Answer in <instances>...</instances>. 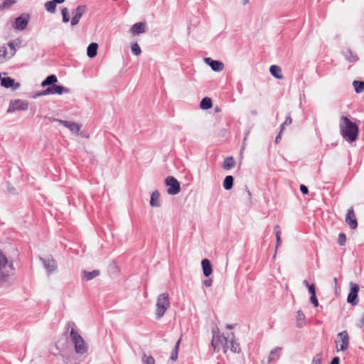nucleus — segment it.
Here are the masks:
<instances>
[{"label":"nucleus","mask_w":364,"mask_h":364,"mask_svg":"<svg viewBox=\"0 0 364 364\" xmlns=\"http://www.w3.org/2000/svg\"><path fill=\"white\" fill-rule=\"evenodd\" d=\"M212 346L214 350L217 351L222 350L225 354L228 352L239 353L241 350L240 344L235 341L233 333L228 336L223 335L213 336L212 339Z\"/></svg>","instance_id":"nucleus-1"},{"label":"nucleus","mask_w":364,"mask_h":364,"mask_svg":"<svg viewBox=\"0 0 364 364\" xmlns=\"http://www.w3.org/2000/svg\"><path fill=\"white\" fill-rule=\"evenodd\" d=\"M341 120L342 122L340 124V129L342 136L350 142L355 141L358 134V126L347 117L343 116Z\"/></svg>","instance_id":"nucleus-2"},{"label":"nucleus","mask_w":364,"mask_h":364,"mask_svg":"<svg viewBox=\"0 0 364 364\" xmlns=\"http://www.w3.org/2000/svg\"><path fill=\"white\" fill-rule=\"evenodd\" d=\"M70 337L75 346L76 353L84 354L87 353L88 349L87 343L80 333L73 328L70 331Z\"/></svg>","instance_id":"nucleus-3"},{"label":"nucleus","mask_w":364,"mask_h":364,"mask_svg":"<svg viewBox=\"0 0 364 364\" xmlns=\"http://www.w3.org/2000/svg\"><path fill=\"white\" fill-rule=\"evenodd\" d=\"M16 51L15 46L12 42L0 46V64L9 60L14 56Z\"/></svg>","instance_id":"nucleus-4"},{"label":"nucleus","mask_w":364,"mask_h":364,"mask_svg":"<svg viewBox=\"0 0 364 364\" xmlns=\"http://www.w3.org/2000/svg\"><path fill=\"white\" fill-rule=\"evenodd\" d=\"M169 296L166 293H163L159 296L156 300V316L161 318L166 311L169 308Z\"/></svg>","instance_id":"nucleus-5"},{"label":"nucleus","mask_w":364,"mask_h":364,"mask_svg":"<svg viewBox=\"0 0 364 364\" xmlns=\"http://www.w3.org/2000/svg\"><path fill=\"white\" fill-rule=\"evenodd\" d=\"M350 338L347 331H343L337 335L336 348L337 351L346 350L349 347Z\"/></svg>","instance_id":"nucleus-6"},{"label":"nucleus","mask_w":364,"mask_h":364,"mask_svg":"<svg viewBox=\"0 0 364 364\" xmlns=\"http://www.w3.org/2000/svg\"><path fill=\"white\" fill-rule=\"evenodd\" d=\"M166 184L168 187L167 192L170 195H176L181 191L178 181L173 176H168L166 178Z\"/></svg>","instance_id":"nucleus-7"},{"label":"nucleus","mask_w":364,"mask_h":364,"mask_svg":"<svg viewBox=\"0 0 364 364\" xmlns=\"http://www.w3.org/2000/svg\"><path fill=\"white\" fill-rule=\"evenodd\" d=\"M28 102L22 100H15L10 102L8 112L16 111L26 110L28 109Z\"/></svg>","instance_id":"nucleus-8"},{"label":"nucleus","mask_w":364,"mask_h":364,"mask_svg":"<svg viewBox=\"0 0 364 364\" xmlns=\"http://www.w3.org/2000/svg\"><path fill=\"white\" fill-rule=\"evenodd\" d=\"M350 291L348 295L347 301L352 305H356L358 303V293L360 287L356 283L350 282Z\"/></svg>","instance_id":"nucleus-9"},{"label":"nucleus","mask_w":364,"mask_h":364,"mask_svg":"<svg viewBox=\"0 0 364 364\" xmlns=\"http://www.w3.org/2000/svg\"><path fill=\"white\" fill-rule=\"evenodd\" d=\"M8 260L6 256L0 250V284L8 281L9 274H4L3 269L7 267Z\"/></svg>","instance_id":"nucleus-10"},{"label":"nucleus","mask_w":364,"mask_h":364,"mask_svg":"<svg viewBox=\"0 0 364 364\" xmlns=\"http://www.w3.org/2000/svg\"><path fill=\"white\" fill-rule=\"evenodd\" d=\"M70 92V90L61 85H53L51 87H48L46 90L43 91V95H62L63 93Z\"/></svg>","instance_id":"nucleus-11"},{"label":"nucleus","mask_w":364,"mask_h":364,"mask_svg":"<svg viewBox=\"0 0 364 364\" xmlns=\"http://www.w3.org/2000/svg\"><path fill=\"white\" fill-rule=\"evenodd\" d=\"M50 120L53 122H59L64 127L68 128L72 132H73L75 134H78L80 130V128H81V126L79 124L75 123V122H68V121L62 120V119H55V118H52V119H50Z\"/></svg>","instance_id":"nucleus-12"},{"label":"nucleus","mask_w":364,"mask_h":364,"mask_svg":"<svg viewBox=\"0 0 364 364\" xmlns=\"http://www.w3.org/2000/svg\"><path fill=\"white\" fill-rule=\"evenodd\" d=\"M345 221L350 228V229L355 230L357 228L358 222L355 211L353 208H350L348 210Z\"/></svg>","instance_id":"nucleus-13"},{"label":"nucleus","mask_w":364,"mask_h":364,"mask_svg":"<svg viewBox=\"0 0 364 364\" xmlns=\"http://www.w3.org/2000/svg\"><path fill=\"white\" fill-rule=\"evenodd\" d=\"M86 11H87L86 6H85V5L78 6L75 9V15L73 16V17L71 19V25L72 26L77 25L79 23L80 18L86 12Z\"/></svg>","instance_id":"nucleus-14"},{"label":"nucleus","mask_w":364,"mask_h":364,"mask_svg":"<svg viewBox=\"0 0 364 364\" xmlns=\"http://www.w3.org/2000/svg\"><path fill=\"white\" fill-rule=\"evenodd\" d=\"M29 17L28 15H21L16 18L14 28L17 30H24L28 23Z\"/></svg>","instance_id":"nucleus-15"},{"label":"nucleus","mask_w":364,"mask_h":364,"mask_svg":"<svg viewBox=\"0 0 364 364\" xmlns=\"http://www.w3.org/2000/svg\"><path fill=\"white\" fill-rule=\"evenodd\" d=\"M146 23L139 22L134 23L130 28V33L133 36H136L146 32Z\"/></svg>","instance_id":"nucleus-16"},{"label":"nucleus","mask_w":364,"mask_h":364,"mask_svg":"<svg viewBox=\"0 0 364 364\" xmlns=\"http://www.w3.org/2000/svg\"><path fill=\"white\" fill-rule=\"evenodd\" d=\"M205 62L211 67L212 70L216 72L222 71L224 68L223 63L218 60H212L210 58H205Z\"/></svg>","instance_id":"nucleus-17"},{"label":"nucleus","mask_w":364,"mask_h":364,"mask_svg":"<svg viewBox=\"0 0 364 364\" xmlns=\"http://www.w3.org/2000/svg\"><path fill=\"white\" fill-rule=\"evenodd\" d=\"M201 265L203 274L207 277H209L213 272L212 265L210 260L208 259H203L201 262Z\"/></svg>","instance_id":"nucleus-18"},{"label":"nucleus","mask_w":364,"mask_h":364,"mask_svg":"<svg viewBox=\"0 0 364 364\" xmlns=\"http://www.w3.org/2000/svg\"><path fill=\"white\" fill-rule=\"evenodd\" d=\"M236 166V162L232 156H229L225 159L223 164V168L225 170H230Z\"/></svg>","instance_id":"nucleus-19"},{"label":"nucleus","mask_w":364,"mask_h":364,"mask_svg":"<svg viewBox=\"0 0 364 364\" xmlns=\"http://www.w3.org/2000/svg\"><path fill=\"white\" fill-rule=\"evenodd\" d=\"M98 44L97 43H90L87 50V55L88 57L92 58L97 55Z\"/></svg>","instance_id":"nucleus-20"},{"label":"nucleus","mask_w":364,"mask_h":364,"mask_svg":"<svg viewBox=\"0 0 364 364\" xmlns=\"http://www.w3.org/2000/svg\"><path fill=\"white\" fill-rule=\"evenodd\" d=\"M270 73L277 79H282V69L279 66L273 65L269 68Z\"/></svg>","instance_id":"nucleus-21"},{"label":"nucleus","mask_w":364,"mask_h":364,"mask_svg":"<svg viewBox=\"0 0 364 364\" xmlns=\"http://www.w3.org/2000/svg\"><path fill=\"white\" fill-rule=\"evenodd\" d=\"M0 80L1 85L6 88H9L14 85V80L9 77H1V74H0Z\"/></svg>","instance_id":"nucleus-22"},{"label":"nucleus","mask_w":364,"mask_h":364,"mask_svg":"<svg viewBox=\"0 0 364 364\" xmlns=\"http://www.w3.org/2000/svg\"><path fill=\"white\" fill-rule=\"evenodd\" d=\"M306 324L305 315L302 311L296 312V325L299 327H302Z\"/></svg>","instance_id":"nucleus-23"},{"label":"nucleus","mask_w":364,"mask_h":364,"mask_svg":"<svg viewBox=\"0 0 364 364\" xmlns=\"http://www.w3.org/2000/svg\"><path fill=\"white\" fill-rule=\"evenodd\" d=\"M58 81V78L55 75H50L48 76L42 82L41 86L46 87L55 83Z\"/></svg>","instance_id":"nucleus-24"},{"label":"nucleus","mask_w":364,"mask_h":364,"mask_svg":"<svg viewBox=\"0 0 364 364\" xmlns=\"http://www.w3.org/2000/svg\"><path fill=\"white\" fill-rule=\"evenodd\" d=\"M234 178L232 176H227L223 181V187L225 190H230L232 188Z\"/></svg>","instance_id":"nucleus-25"},{"label":"nucleus","mask_w":364,"mask_h":364,"mask_svg":"<svg viewBox=\"0 0 364 364\" xmlns=\"http://www.w3.org/2000/svg\"><path fill=\"white\" fill-rule=\"evenodd\" d=\"M212 100L209 97H204L201 102L200 107L202 109H208L212 107Z\"/></svg>","instance_id":"nucleus-26"},{"label":"nucleus","mask_w":364,"mask_h":364,"mask_svg":"<svg viewBox=\"0 0 364 364\" xmlns=\"http://www.w3.org/2000/svg\"><path fill=\"white\" fill-rule=\"evenodd\" d=\"M281 350H282L281 348H277L274 350H272L270 354H269V358H268V361L270 362V361H272V360H277L279 358V356H280Z\"/></svg>","instance_id":"nucleus-27"},{"label":"nucleus","mask_w":364,"mask_h":364,"mask_svg":"<svg viewBox=\"0 0 364 364\" xmlns=\"http://www.w3.org/2000/svg\"><path fill=\"white\" fill-rule=\"evenodd\" d=\"M160 194L157 191H155L152 193L151 196V200H150V205L151 206H159V198Z\"/></svg>","instance_id":"nucleus-28"},{"label":"nucleus","mask_w":364,"mask_h":364,"mask_svg":"<svg viewBox=\"0 0 364 364\" xmlns=\"http://www.w3.org/2000/svg\"><path fill=\"white\" fill-rule=\"evenodd\" d=\"M44 264L46 268L50 272L55 270L57 267L56 263L53 259L45 260Z\"/></svg>","instance_id":"nucleus-29"},{"label":"nucleus","mask_w":364,"mask_h":364,"mask_svg":"<svg viewBox=\"0 0 364 364\" xmlns=\"http://www.w3.org/2000/svg\"><path fill=\"white\" fill-rule=\"evenodd\" d=\"M353 85L357 93H361L364 91V82L354 80L353 82Z\"/></svg>","instance_id":"nucleus-30"},{"label":"nucleus","mask_w":364,"mask_h":364,"mask_svg":"<svg viewBox=\"0 0 364 364\" xmlns=\"http://www.w3.org/2000/svg\"><path fill=\"white\" fill-rule=\"evenodd\" d=\"M100 270H93L92 272H83V274L87 280H91L100 274Z\"/></svg>","instance_id":"nucleus-31"},{"label":"nucleus","mask_w":364,"mask_h":364,"mask_svg":"<svg viewBox=\"0 0 364 364\" xmlns=\"http://www.w3.org/2000/svg\"><path fill=\"white\" fill-rule=\"evenodd\" d=\"M56 4L53 1H48L45 4V8L47 11L54 13L55 11Z\"/></svg>","instance_id":"nucleus-32"},{"label":"nucleus","mask_w":364,"mask_h":364,"mask_svg":"<svg viewBox=\"0 0 364 364\" xmlns=\"http://www.w3.org/2000/svg\"><path fill=\"white\" fill-rule=\"evenodd\" d=\"M16 4V0H5L2 4H0V11L7 9Z\"/></svg>","instance_id":"nucleus-33"},{"label":"nucleus","mask_w":364,"mask_h":364,"mask_svg":"<svg viewBox=\"0 0 364 364\" xmlns=\"http://www.w3.org/2000/svg\"><path fill=\"white\" fill-rule=\"evenodd\" d=\"M291 122H292V119H291V117H290V116L287 117V118H286V119H285L284 122L281 125L280 132H279V133L278 136L276 138V141H277H277H278V139L280 137V134H282V132H283V130H284V127H285L286 125H289V124H291Z\"/></svg>","instance_id":"nucleus-34"},{"label":"nucleus","mask_w":364,"mask_h":364,"mask_svg":"<svg viewBox=\"0 0 364 364\" xmlns=\"http://www.w3.org/2000/svg\"><path fill=\"white\" fill-rule=\"evenodd\" d=\"M142 361L145 364H155L154 358L151 355H146V353H143Z\"/></svg>","instance_id":"nucleus-35"},{"label":"nucleus","mask_w":364,"mask_h":364,"mask_svg":"<svg viewBox=\"0 0 364 364\" xmlns=\"http://www.w3.org/2000/svg\"><path fill=\"white\" fill-rule=\"evenodd\" d=\"M274 230H275L276 240H277L276 247L277 248L280 245V243H281L282 232H281V229L279 225H276L274 227Z\"/></svg>","instance_id":"nucleus-36"},{"label":"nucleus","mask_w":364,"mask_h":364,"mask_svg":"<svg viewBox=\"0 0 364 364\" xmlns=\"http://www.w3.org/2000/svg\"><path fill=\"white\" fill-rule=\"evenodd\" d=\"M132 52L135 55H139L141 53V48L137 43H134L131 46Z\"/></svg>","instance_id":"nucleus-37"},{"label":"nucleus","mask_w":364,"mask_h":364,"mask_svg":"<svg viewBox=\"0 0 364 364\" xmlns=\"http://www.w3.org/2000/svg\"><path fill=\"white\" fill-rule=\"evenodd\" d=\"M63 21L65 23H68L70 21L69 11L67 8L62 9Z\"/></svg>","instance_id":"nucleus-38"},{"label":"nucleus","mask_w":364,"mask_h":364,"mask_svg":"<svg viewBox=\"0 0 364 364\" xmlns=\"http://www.w3.org/2000/svg\"><path fill=\"white\" fill-rule=\"evenodd\" d=\"M304 284L308 287L309 293L311 294V296L316 295V289H315V285L314 284H309V283L306 280L304 281Z\"/></svg>","instance_id":"nucleus-39"},{"label":"nucleus","mask_w":364,"mask_h":364,"mask_svg":"<svg viewBox=\"0 0 364 364\" xmlns=\"http://www.w3.org/2000/svg\"><path fill=\"white\" fill-rule=\"evenodd\" d=\"M338 242L341 246H343L346 242V236L344 233H340L338 235Z\"/></svg>","instance_id":"nucleus-40"},{"label":"nucleus","mask_w":364,"mask_h":364,"mask_svg":"<svg viewBox=\"0 0 364 364\" xmlns=\"http://www.w3.org/2000/svg\"><path fill=\"white\" fill-rule=\"evenodd\" d=\"M180 341H181V339H179L177 341V343H176V348H175V352L173 353L172 355H171V359L173 360H176L177 359V358H178V346H179Z\"/></svg>","instance_id":"nucleus-41"},{"label":"nucleus","mask_w":364,"mask_h":364,"mask_svg":"<svg viewBox=\"0 0 364 364\" xmlns=\"http://www.w3.org/2000/svg\"><path fill=\"white\" fill-rule=\"evenodd\" d=\"M311 364H322V358L319 355H316L312 360Z\"/></svg>","instance_id":"nucleus-42"},{"label":"nucleus","mask_w":364,"mask_h":364,"mask_svg":"<svg viewBox=\"0 0 364 364\" xmlns=\"http://www.w3.org/2000/svg\"><path fill=\"white\" fill-rule=\"evenodd\" d=\"M310 300L314 306L316 307L318 306V301L317 300L316 295L311 296Z\"/></svg>","instance_id":"nucleus-43"},{"label":"nucleus","mask_w":364,"mask_h":364,"mask_svg":"<svg viewBox=\"0 0 364 364\" xmlns=\"http://www.w3.org/2000/svg\"><path fill=\"white\" fill-rule=\"evenodd\" d=\"M300 191L303 194H307L309 193L308 188L304 185L300 186Z\"/></svg>","instance_id":"nucleus-44"},{"label":"nucleus","mask_w":364,"mask_h":364,"mask_svg":"<svg viewBox=\"0 0 364 364\" xmlns=\"http://www.w3.org/2000/svg\"><path fill=\"white\" fill-rule=\"evenodd\" d=\"M212 283H213L212 279H208L203 282L204 285L207 287H210L212 285Z\"/></svg>","instance_id":"nucleus-45"},{"label":"nucleus","mask_w":364,"mask_h":364,"mask_svg":"<svg viewBox=\"0 0 364 364\" xmlns=\"http://www.w3.org/2000/svg\"><path fill=\"white\" fill-rule=\"evenodd\" d=\"M340 359L338 357H335L331 362V364H339Z\"/></svg>","instance_id":"nucleus-46"},{"label":"nucleus","mask_w":364,"mask_h":364,"mask_svg":"<svg viewBox=\"0 0 364 364\" xmlns=\"http://www.w3.org/2000/svg\"><path fill=\"white\" fill-rule=\"evenodd\" d=\"M55 4H62L63 3L65 0H53Z\"/></svg>","instance_id":"nucleus-47"},{"label":"nucleus","mask_w":364,"mask_h":364,"mask_svg":"<svg viewBox=\"0 0 364 364\" xmlns=\"http://www.w3.org/2000/svg\"><path fill=\"white\" fill-rule=\"evenodd\" d=\"M19 85H19V83H16V84L15 85V88H18V87H19Z\"/></svg>","instance_id":"nucleus-48"},{"label":"nucleus","mask_w":364,"mask_h":364,"mask_svg":"<svg viewBox=\"0 0 364 364\" xmlns=\"http://www.w3.org/2000/svg\"><path fill=\"white\" fill-rule=\"evenodd\" d=\"M228 328H232V326H228Z\"/></svg>","instance_id":"nucleus-49"}]
</instances>
